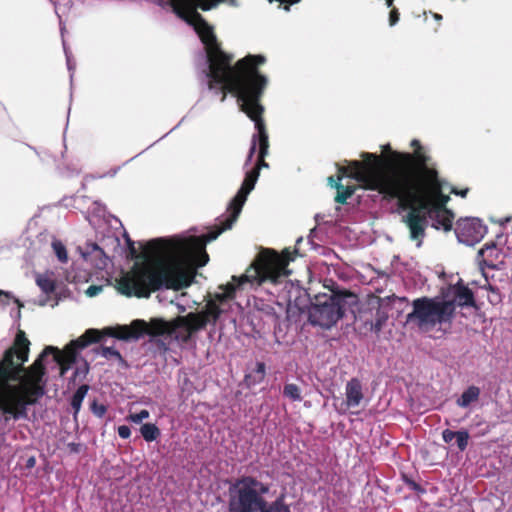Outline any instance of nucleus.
<instances>
[{
	"instance_id": "f257e3e1",
	"label": "nucleus",
	"mask_w": 512,
	"mask_h": 512,
	"mask_svg": "<svg viewBox=\"0 0 512 512\" xmlns=\"http://www.w3.org/2000/svg\"><path fill=\"white\" fill-rule=\"evenodd\" d=\"M258 177V168H253L246 173L240 189L227 207L228 214L206 234L180 240L156 238L143 246V257L175 254L189 261L191 265L183 266L180 263H173L159 264L154 267L149 264H135L117 281L118 291L127 297L148 298L152 292L162 287L176 291L189 287L196 276V268L206 265L209 260L205 249L207 243L233 226L247 196L254 189Z\"/></svg>"
},
{
	"instance_id": "f03ea898",
	"label": "nucleus",
	"mask_w": 512,
	"mask_h": 512,
	"mask_svg": "<svg viewBox=\"0 0 512 512\" xmlns=\"http://www.w3.org/2000/svg\"><path fill=\"white\" fill-rule=\"evenodd\" d=\"M298 253L297 249L293 251L285 248L281 253L274 249H262L256 256L246 273L240 277L232 276L233 283H227L219 286L223 292L215 293L213 298L208 294L205 307L199 312H189L185 316H177L171 321H165L161 318H153L149 322L143 319L132 321V333L122 334L121 338L144 336H163L174 335L175 339L182 343H188L191 337L206 328L207 324L215 325L223 313L221 305L235 298L237 287L250 282L261 285L269 282L277 285L286 278L290 271L288 265L293 261Z\"/></svg>"
},
{
	"instance_id": "7ed1b4c3",
	"label": "nucleus",
	"mask_w": 512,
	"mask_h": 512,
	"mask_svg": "<svg viewBox=\"0 0 512 512\" xmlns=\"http://www.w3.org/2000/svg\"><path fill=\"white\" fill-rule=\"evenodd\" d=\"M266 60L264 55L248 54L234 65H221L218 69L209 67L206 73L208 88L221 94L222 102L225 101L227 93L234 95L240 110L255 124L257 134L252 137L247 161H251L257 142L261 157H266L269 149V136L263 119L265 108L261 104V98L268 85V77L259 70Z\"/></svg>"
},
{
	"instance_id": "20e7f679",
	"label": "nucleus",
	"mask_w": 512,
	"mask_h": 512,
	"mask_svg": "<svg viewBox=\"0 0 512 512\" xmlns=\"http://www.w3.org/2000/svg\"><path fill=\"white\" fill-rule=\"evenodd\" d=\"M53 350V346H46L33 364L25 368L30 341L23 330L17 332L0 360V414L5 422L26 418L27 407L44 396L47 385L44 358Z\"/></svg>"
},
{
	"instance_id": "39448f33",
	"label": "nucleus",
	"mask_w": 512,
	"mask_h": 512,
	"mask_svg": "<svg viewBox=\"0 0 512 512\" xmlns=\"http://www.w3.org/2000/svg\"><path fill=\"white\" fill-rule=\"evenodd\" d=\"M382 154L363 152L361 161H355L353 174L362 188L377 191L391 201L406 183L432 159L423 151L400 152L390 144L382 145Z\"/></svg>"
},
{
	"instance_id": "423d86ee",
	"label": "nucleus",
	"mask_w": 512,
	"mask_h": 512,
	"mask_svg": "<svg viewBox=\"0 0 512 512\" xmlns=\"http://www.w3.org/2000/svg\"><path fill=\"white\" fill-rule=\"evenodd\" d=\"M443 181L436 163L431 159L400 189L392 200L397 201L398 208L408 210L403 222L409 229L410 238L421 246L426 236L427 217L425 210H449L448 195L442 193Z\"/></svg>"
},
{
	"instance_id": "0eeeda50",
	"label": "nucleus",
	"mask_w": 512,
	"mask_h": 512,
	"mask_svg": "<svg viewBox=\"0 0 512 512\" xmlns=\"http://www.w3.org/2000/svg\"><path fill=\"white\" fill-rule=\"evenodd\" d=\"M269 492V483L254 476H242L229 489L228 512H291L280 498L269 502Z\"/></svg>"
},
{
	"instance_id": "6e6552de",
	"label": "nucleus",
	"mask_w": 512,
	"mask_h": 512,
	"mask_svg": "<svg viewBox=\"0 0 512 512\" xmlns=\"http://www.w3.org/2000/svg\"><path fill=\"white\" fill-rule=\"evenodd\" d=\"M331 282V286L325 285L331 292L328 294H318L315 296V302L309 310V321L313 325L329 329L341 319L347 307L357 304L356 294L340 289L338 285Z\"/></svg>"
},
{
	"instance_id": "1a4fd4ad",
	"label": "nucleus",
	"mask_w": 512,
	"mask_h": 512,
	"mask_svg": "<svg viewBox=\"0 0 512 512\" xmlns=\"http://www.w3.org/2000/svg\"><path fill=\"white\" fill-rule=\"evenodd\" d=\"M132 331V322L129 325H116L102 330L90 328L77 339L70 341L63 351L53 346L54 350L49 351V355L53 354L54 361L60 366V376H63L70 369L71 365L75 363L78 349H84L92 343L100 342L104 336L114 337L123 341L139 340L140 338L136 337H120L122 334L132 333Z\"/></svg>"
},
{
	"instance_id": "9d476101",
	"label": "nucleus",
	"mask_w": 512,
	"mask_h": 512,
	"mask_svg": "<svg viewBox=\"0 0 512 512\" xmlns=\"http://www.w3.org/2000/svg\"><path fill=\"white\" fill-rule=\"evenodd\" d=\"M412 311L406 322L414 323L419 329L430 331L437 325L451 323L455 316L454 301L423 296L412 301Z\"/></svg>"
},
{
	"instance_id": "9b49d317",
	"label": "nucleus",
	"mask_w": 512,
	"mask_h": 512,
	"mask_svg": "<svg viewBox=\"0 0 512 512\" xmlns=\"http://www.w3.org/2000/svg\"><path fill=\"white\" fill-rule=\"evenodd\" d=\"M487 233V226L478 218L460 219L456 223L455 234L459 242L466 245L479 243Z\"/></svg>"
},
{
	"instance_id": "f8f14e48",
	"label": "nucleus",
	"mask_w": 512,
	"mask_h": 512,
	"mask_svg": "<svg viewBox=\"0 0 512 512\" xmlns=\"http://www.w3.org/2000/svg\"><path fill=\"white\" fill-rule=\"evenodd\" d=\"M346 400L344 412L350 408L358 407L364 398L362 384L358 378L350 379L345 387Z\"/></svg>"
},
{
	"instance_id": "ddd939ff",
	"label": "nucleus",
	"mask_w": 512,
	"mask_h": 512,
	"mask_svg": "<svg viewBox=\"0 0 512 512\" xmlns=\"http://www.w3.org/2000/svg\"><path fill=\"white\" fill-rule=\"evenodd\" d=\"M423 214L433 221L432 226L439 230L449 232L452 229L454 213L451 210H425Z\"/></svg>"
},
{
	"instance_id": "4468645a",
	"label": "nucleus",
	"mask_w": 512,
	"mask_h": 512,
	"mask_svg": "<svg viewBox=\"0 0 512 512\" xmlns=\"http://www.w3.org/2000/svg\"><path fill=\"white\" fill-rule=\"evenodd\" d=\"M453 292H454V304L456 305V302L458 306H467V307H473L475 306V299L474 294L470 288L465 286L462 281L460 280L456 285L453 286Z\"/></svg>"
},
{
	"instance_id": "2eb2a0df",
	"label": "nucleus",
	"mask_w": 512,
	"mask_h": 512,
	"mask_svg": "<svg viewBox=\"0 0 512 512\" xmlns=\"http://www.w3.org/2000/svg\"><path fill=\"white\" fill-rule=\"evenodd\" d=\"M266 375V365L264 362H256L255 367L245 374L244 382L247 387L260 384Z\"/></svg>"
},
{
	"instance_id": "dca6fc26",
	"label": "nucleus",
	"mask_w": 512,
	"mask_h": 512,
	"mask_svg": "<svg viewBox=\"0 0 512 512\" xmlns=\"http://www.w3.org/2000/svg\"><path fill=\"white\" fill-rule=\"evenodd\" d=\"M479 395H480V389L476 386H470L457 399V405L462 408H466L471 403L477 401L479 398Z\"/></svg>"
},
{
	"instance_id": "f3484780",
	"label": "nucleus",
	"mask_w": 512,
	"mask_h": 512,
	"mask_svg": "<svg viewBox=\"0 0 512 512\" xmlns=\"http://www.w3.org/2000/svg\"><path fill=\"white\" fill-rule=\"evenodd\" d=\"M89 390V386L87 384H83L78 387V389L75 391L71 398V407L74 411V416L79 413L81 409L82 402Z\"/></svg>"
},
{
	"instance_id": "a211bd4d",
	"label": "nucleus",
	"mask_w": 512,
	"mask_h": 512,
	"mask_svg": "<svg viewBox=\"0 0 512 512\" xmlns=\"http://www.w3.org/2000/svg\"><path fill=\"white\" fill-rule=\"evenodd\" d=\"M337 190L334 201L338 204H345L347 199L350 198L356 190L355 186H344L343 184H337L335 186Z\"/></svg>"
},
{
	"instance_id": "6ab92c4d",
	"label": "nucleus",
	"mask_w": 512,
	"mask_h": 512,
	"mask_svg": "<svg viewBox=\"0 0 512 512\" xmlns=\"http://www.w3.org/2000/svg\"><path fill=\"white\" fill-rule=\"evenodd\" d=\"M36 283L45 294H51L56 289L55 280L47 274H39Z\"/></svg>"
},
{
	"instance_id": "aec40b11",
	"label": "nucleus",
	"mask_w": 512,
	"mask_h": 512,
	"mask_svg": "<svg viewBox=\"0 0 512 512\" xmlns=\"http://www.w3.org/2000/svg\"><path fill=\"white\" fill-rule=\"evenodd\" d=\"M283 396L293 402L302 401L301 389L297 384L287 383L283 387Z\"/></svg>"
},
{
	"instance_id": "412c9836",
	"label": "nucleus",
	"mask_w": 512,
	"mask_h": 512,
	"mask_svg": "<svg viewBox=\"0 0 512 512\" xmlns=\"http://www.w3.org/2000/svg\"><path fill=\"white\" fill-rule=\"evenodd\" d=\"M140 432L142 437L147 442L155 441L160 436V430L159 428L152 423H146L143 424L140 428Z\"/></svg>"
},
{
	"instance_id": "4be33fe9",
	"label": "nucleus",
	"mask_w": 512,
	"mask_h": 512,
	"mask_svg": "<svg viewBox=\"0 0 512 512\" xmlns=\"http://www.w3.org/2000/svg\"><path fill=\"white\" fill-rule=\"evenodd\" d=\"M355 161L356 160L349 162L348 166L337 165V178H338V180L341 181L343 179V177L347 176V177H350L352 179H355L358 182V179L353 176V174L356 172V170H355V168L353 166V163Z\"/></svg>"
},
{
	"instance_id": "5701e85b",
	"label": "nucleus",
	"mask_w": 512,
	"mask_h": 512,
	"mask_svg": "<svg viewBox=\"0 0 512 512\" xmlns=\"http://www.w3.org/2000/svg\"><path fill=\"white\" fill-rule=\"evenodd\" d=\"M100 354L107 359L115 358L120 363L125 364V360L122 357L121 353L118 350L114 349L113 347L102 346L100 348Z\"/></svg>"
},
{
	"instance_id": "b1692460",
	"label": "nucleus",
	"mask_w": 512,
	"mask_h": 512,
	"mask_svg": "<svg viewBox=\"0 0 512 512\" xmlns=\"http://www.w3.org/2000/svg\"><path fill=\"white\" fill-rule=\"evenodd\" d=\"M53 250L60 262L65 263L68 260L66 247L60 241L52 243Z\"/></svg>"
},
{
	"instance_id": "393cba45",
	"label": "nucleus",
	"mask_w": 512,
	"mask_h": 512,
	"mask_svg": "<svg viewBox=\"0 0 512 512\" xmlns=\"http://www.w3.org/2000/svg\"><path fill=\"white\" fill-rule=\"evenodd\" d=\"M469 433L467 430H459L456 435L457 447L460 451H464L468 446Z\"/></svg>"
},
{
	"instance_id": "a878e982",
	"label": "nucleus",
	"mask_w": 512,
	"mask_h": 512,
	"mask_svg": "<svg viewBox=\"0 0 512 512\" xmlns=\"http://www.w3.org/2000/svg\"><path fill=\"white\" fill-rule=\"evenodd\" d=\"M91 411L97 417L102 418L106 414L107 408L105 405L99 404L96 401H93L91 404Z\"/></svg>"
},
{
	"instance_id": "bb28decb",
	"label": "nucleus",
	"mask_w": 512,
	"mask_h": 512,
	"mask_svg": "<svg viewBox=\"0 0 512 512\" xmlns=\"http://www.w3.org/2000/svg\"><path fill=\"white\" fill-rule=\"evenodd\" d=\"M149 415V411L143 409L138 413L130 414L129 419L134 423H141L144 419H147Z\"/></svg>"
},
{
	"instance_id": "cd10ccee",
	"label": "nucleus",
	"mask_w": 512,
	"mask_h": 512,
	"mask_svg": "<svg viewBox=\"0 0 512 512\" xmlns=\"http://www.w3.org/2000/svg\"><path fill=\"white\" fill-rule=\"evenodd\" d=\"M404 478V481L406 483V485L413 491L417 492V493H424L425 492V489L423 487H421L420 484H418L417 482H415L414 480L408 478L406 475L403 476Z\"/></svg>"
},
{
	"instance_id": "c85d7f7f",
	"label": "nucleus",
	"mask_w": 512,
	"mask_h": 512,
	"mask_svg": "<svg viewBox=\"0 0 512 512\" xmlns=\"http://www.w3.org/2000/svg\"><path fill=\"white\" fill-rule=\"evenodd\" d=\"M127 247H128V256L131 259H138L140 258V254L138 253V250L135 247V242L131 240L130 238H127Z\"/></svg>"
},
{
	"instance_id": "c756f323",
	"label": "nucleus",
	"mask_w": 512,
	"mask_h": 512,
	"mask_svg": "<svg viewBox=\"0 0 512 512\" xmlns=\"http://www.w3.org/2000/svg\"><path fill=\"white\" fill-rule=\"evenodd\" d=\"M457 435V431H452L449 429H445L442 432V438L445 443H450Z\"/></svg>"
},
{
	"instance_id": "7c9ffc66",
	"label": "nucleus",
	"mask_w": 512,
	"mask_h": 512,
	"mask_svg": "<svg viewBox=\"0 0 512 512\" xmlns=\"http://www.w3.org/2000/svg\"><path fill=\"white\" fill-rule=\"evenodd\" d=\"M399 11L397 8H392L389 13V24L390 26H394L399 21Z\"/></svg>"
},
{
	"instance_id": "2f4dec72",
	"label": "nucleus",
	"mask_w": 512,
	"mask_h": 512,
	"mask_svg": "<svg viewBox=\"0 0 512 512\" xmlns=\"http://www.w3.org/2000/svg\"><path fill=\"white\" fill-rule=\"evenodd\" d=\"M117 432H118V435L123 439L129 438L131 435V430L127 425L119 426L117 429Z\"/></svg>"
},
{
	"instance_id": "473e14b6",
	"label": "nucleus",
	"mask_w": 512,
	"mask_h": 512,
	"mask_svg": "<svg viewBox=\"0 0 512 512\" xmlns=\"http://www.w3.org/2000/svg\"><path fill=\"white\" fill-rule=\"evenodd\" d=\"M262 167H268V164L265 162V157H261V154L258 153V160L254 168H258V172H260Z\"/></svg>"
},
{
	"instance_id": "72a5a7b5",
	"label": "nucleus",
	"mask_w": 512,
	"mask_h": 512,
	"mask_svg": "<svg viewBox=\"0 0 512 512\" xmlns=\"http://www.w3.org/2000/svg\"><path fill=\"white\" fill-rule=\"evenodd\" d=\"M468 192H469L468 188H465V189H462V190H458L457 188L453 187L451 189V193H453L455 195H458V196H461L462 198H465L467 196Z\"/></svg>"
},
{
	"instance_id": "f704fd0d",
	"label": "nucleus",
	"mask_w": 512,
	"mask_h": 512,
	"mask_svg": "<svg viewBox=\"0 0 512 512\" xmlns=\"http://www.w3.org/2000/svg\"><path fill=\"white\" fill-rule=\"evenodd\" d=\"M101 289V286L92 285L87 289V294L91 297L95 296L98 294L99 291H101Z\"/></svg>"
},
{
	"instance_id": "c9c22d12",
	"label": "nucleus",
	"mask_w": 512,
	"mask_h": 512,
	"mask_svg": "<svg viewBox=\"0 0 512 512\" xmlns=\"http://www.w3.org/2000/svg\"><path fill=\"white\" fill-rule=\"evenodd\" d=\"M327 180H328L329 186L332 187V188H335V186L337 184H342L341 181L338 180L337 177L335 178L334 176H329Z\"/></svg>"
},
{
	"instance_id": "e433bc0d",
	"label": "nucleus",
	"mask_w": 512,
	"mask_h": 512,
	"mask_svg": "<svg viewBox=\"0 0 512 512\" xmlns=\"http://www.w3.org/2000/svg\"><path fill=\"white\" fill-rule=\"evenodd\" d=\"M411 146L415 148L414 151L420 150V151L425 152L423 147L421 146L420 142L416 139L412 140Z\"/></svg>"
},
{
	"instance_id": "4c0bfd02",
	"label": "nucleus",
	"mask_w": 512,
	"mask_h": 512,
	"mask_svg": "<svg viewBox=\"0 0 512 512\" xmlns=\"http://www.w3.org/2000/svg\"><path fill=\"white\" fill-rule=\"evenodd\" d=\"M3 298L8 299L9 293L0 290V302H3Z\"/></svg>"
},
{
	"instance_id": "58836bf2",
	"label": "nucleus",
	"mask_w": 512,
	"mask_h": 512,
	"mask_svg": "<svg viewBox=\"0 0 512 512\" xmlns=\"http://www.w3.org/2000/svg\"><path fill=\"white\" fill-rule=\"evenodd\" d=\"M27 467H33L35 465V458L34 457H30L28 460H27Z\"/></svg>"
},
{
	"instance_id": "ea45409f",
	"label": "nucleus",
	"mask_w": 512,
	"mask_h": 512,
	"mask_svg": "<svg viewBox=\"0 0 512 512\" xmlns=\"http://www.w3.org/2000/svg\"><path fill=\"white\" fill-rule=\"evenodd\" d=\"M381 326H382L381 322L377 321V323L375 324V330L376 331H380L381 330Z\"/></svg>"
},
{
	"instance_id": "a19ab883",
	"label": "nucleus",
	"mask_w": 512,
	"mask_h": 512,
	"mask_svg": "<svg viewBox=\"0 0 512 512\" xmlns=\"http://www.w3.org/2000/svg\"><path fill=\"white\" fill-rule=\"evenodd\" d=\"M381 326H382L381 322L377 321V323L375 324V330L376 331H380L381 330Z\"/></svg>"
},
{
	"instance_id": "79ce46f5",
	"label": "nucleus",
	"mask_w": 512,
	"mask_h": 512,
	"mask_svg": "<svg viewBox=\"0 0 512 512\" xmlns=\"http://www.w3.org/2000/svg\"><path fill=\"white\" fill-rule=\"evenodd\" d=\"M484 250H485V248H481V249L479 250L478 254H479L480 256H482V255L484 254Z\"/></svg>"
},
{
	"instance_id": "37998d69",
	"label": "nucleus",
	"mask_w": 512,
	"mask_h": 512,
	"mask_svg": "<svg viewBox=\"0 0 512 512\" xmlns=\"http://www.w3.org/2000/svg\"><path fill=\"white\" fill-rule=\"evenodd\" d=\"M392 3H393V2H392V0H388V1H387V5H388L389 7L392 5Z\"/></svg>"
},
{
	"instance_id": "c03bdc74",
	"label": "nucleus",
	"mask_w": 512,
	"mask_h": 512,
	"mask_svg": "<svg viewBox=\"0 0 512 512\" xmlns=\"http://www.w3.org/2000/svg\"><path fill=\"white\" fill-rule=\"evenodd\" d=\"M494 246H495V245L492 243V244H491V247H494ZM485 248H487V249H488V248H490V246H489L488 244H485Z\"/></svg>"
}]
</instances>
